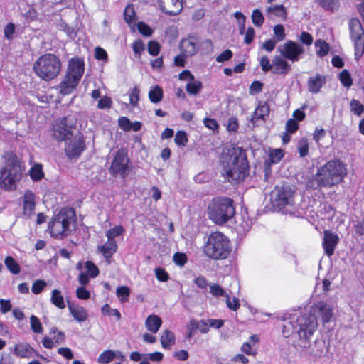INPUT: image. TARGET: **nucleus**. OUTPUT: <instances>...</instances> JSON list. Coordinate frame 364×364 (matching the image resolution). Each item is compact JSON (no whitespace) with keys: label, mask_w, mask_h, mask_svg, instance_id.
<instances>
[{"label":"nucleus","mask_w":364,"mask_h":364,"mask_svg":"<svg viewBox=\"0 0 364 364\" xmlns=\"http://www.w3.org/2000/svg\"><path fill=\"white\" fill-rule=\"evenodd\" d=\"M339 80L341 82V84L349 88L353 85V80L351 77V75L347 70H343L339 75Z\"/></svg>","instance_id":"obj_37"},{"label":"nucleus","mask_w":364,"mask_h":364,"mask_svg":"<svg viewBox=\"0 0 364 364\" xmlns=\"http://www.w3.org/2000/svg\"><path fill=\"white\" fill-rule=\"evenodd\" d=\"M353 228L357 235L360 236L364 235V218L357 220L353 225Z\"/></svg>","instance_id":"obj_64"},{"label":"nucleus","mask_w":364,"mask_h":364,"mask_svg":"<svg viewBox=\"0 0 364 364\" xmlns=\"http://www.w3.org/2000/svg\"><path fill=\"white\" fill-rule=\"evenodd\" d=\"M187 256L185 253L176 252L173 255V260L176 264L183 267L187 262Z\"/></svg>","instance_id":"obj_58"},{"label":"nucleus","mask_w":364,"mask_h":364,"mask_svg":"<svg viewBox=\"0 0 364 364\" xmlns=\"http://www.w3.org/2000/svg\"><path fill=\"white\" fill-rule=\"evenodd\" d=\"M15 25L13 23H9L4 29V38L9 41L14 38Z\"/></svg>","instance_id":"obj_55"},{"label":"nucleus","mask_w":364,"mask_h":364,"mask_svg":"<svg viewBox=\"0 0 364 364\" xmlns=\"http://www.w3.org/2000/svg\"><path fill=\"white\" fill-rule=\"evenodd\" d=\"M162 324L161 318L155 314L149 316L145 321V326L148 331L156 333Z\"/></svg>","instance_id":"obj_26"},{"label":"nucleus","mask_w":364,"mask_h":364,"mask_svg":"<svg viewBox=\"0 0 364 364\" xmlns=\"http://www.w3.org/2000/svg\"><path fill=\"white\" fill-rule=\"evenodd\" d=\"M102 314L106 316H114L116 320L121 318V313L116 309H112L108 304H105L101 309Z\"/></svg>","instance_id":"obj_41"},{"label":"nucleus","mask_w":364,"mask_h":364,"mask_svg":"<svg viewBox=\"0 0 364 364\" xmlns=\"http://www.w3.org/2000/svg\"><path fill=\"white\" fill-rule=\"evenodd\" d=\"M60 122H63L66 128L70 129V131L73 129L75 128L76 126V119L74 116L69 114L68 116L63 117L62 119L59 120Z\"/></svg>","instance_id":"obj_48"},{"label":"nucleus","mask_w":364,"mask_h":364,"mask_svg":"<svg viewBox=\"0 0 364 364\" xmlns=\"http://www.w3.org/2000/svg\"><path fill=\"white\" fill-rule=\"evenodd\" d=\"M281 56L292 62L298 61L304 53V48L293 41H287L284 45L278 48Z\"/></svg>","instance_id":"obj_14"},{"label":"nucleus","mask_w":364,"mask_h":364,"mask_svg":"<svg viewBox=\"0 0 364 364\" xmlns=\"http://www.w3.org/2000/svg\"><path fill=\"white\" fill-rule=\"evenodd\" d=\"M30 320L31 330L36 333H41L43 328L39 318L36 316L32 315Z\"/></svg>","instance_id":"obj_49"},{"label":"nucleus","mask_w":364,"mask_h":364,"mask_svg":"<svg viewBox=\"0 0 364 364\" xmlns=\"http://www.w3.org/2000/svg\"><path fill=\"white\" fill-rule=\"evenodd\" d=\"M203 88V83L199 80L190 81L186 84V89L188 94L196 95Z\"/></svg>","instance_id":"obj_33"},{"label":"nucleus","mask_w":364,"mask_h":364,"mask_svg":"<svg viewBox=\"0 0 364 364\" xmlns=\"http://www.w3.org/2000/svg\"><path fill=\"white\" fill-rule=\"evenodd\" d=\"M85 268L90 274L92 278H95L98 276L100 271L98 267L91 261H87L85 264Z\"/></svg>","instance_id":"obj_54"},{"label":"nucleus","mask_w":364,"mask_h":364,"mask_svg":"<svg viewBox=\"0 0 364 364\" xmlns=\"http://www.w3.org/2000/svg\"><path fill=\"white\" fill-rule=\"evenodd\" d=\"M65 141V153L70 159H77L85 149V141L82 134L78 132Z\"/></svg>","instance_id":"obj_13"},{"label":"nucleus","mask_w":364,"mask_h":364,"mask_svg":"<svg viewBox=\"0 0 364 364\" xmlns=\"http://www.w3.org/2000/svg\"><path fill=\"white\" fill-rule=\"evenodd\" d=\"M47 284L44 280L38 279L32 285L31 291L35 294L41 293Z\"/></svg>","instance_id":"obj_51"},{"label":"nucleus","mask_w":364,"mask_h":364,"mask_svg":"<svg viewBox=\"0 0 364 364\" xmlns=\"http://www.w3.org/2000/svg\"><path fill=\"white\" fill-rule=\"evenodd\" d=\"M350 36L354 44L355 59L358 60L364 53V29L358 18L349 21Z\"/></svg>","instance_id":"obj_11"},{"label":"nucleus","mask_w":364,"mask_h":364,"mask_svg":"<svg viewBox=\"0 0 364 364\" xmlns=\"http://www.w3.org/2000/svg\"><path fill=\"white\" fill-rule=\"evenodd\" d=\"M76 220L75 212L72 208H63L48 223V230L53 237L63 238L70 231V225Z\"/></svg>","instance_id":"obj_10"},{"label":"nucleus","mask_w":364,"mask_h":364,"mask_svg":"<svg viewBox=\"0 0 364 364\" xmlns=\"http://www.w3.org/2000/svg\"><path fill=\"white\" fill-rule=\"evenodd\" d=\"M210 292L215 297L225 296L226 298L227 306L231 310L237 311L240 306L239 299L234 297V304H232L230 296L218 284L210 285Z\"/></svg>","instance_id":"obj_16"},{"label":"nucleus","mask_w":364,"mask_h":364,"mask_svg":"<svg viewBox=\"0 0 364 364\" xmlns=\"http://www.w3.org/2000/svg\"><path fill=\"white\" fill-rule=\"evenodd\" d=\"M319 6L327 11H333L338 7V0H317Z\"/></svg>","instance_id":"obj_36"},{"label":"nucleus","mask_w":364,"mask_h":364,"mask_svg":"<svg viewBox=\"0 0 364 364\" xmlns=\"http://www.w3.org/2000/svg\"><path fill=\"white\" fill-rule=\"evenodd\" d=\"M346 173V165L340 159L331 160L318 169L309 187L314 189L331 187L341 183Z\"/></svg>","instance_id":"obj_2"},{"label":"nucleus","mask_w":364,"mask_h":364,"mask_svg":"<svg viewBox=\"0 0 364 364\" xmlns=\"http://www.w3.org/2000/svg\"><path fill=\"white\" fill-rule=\"evenodd\" d=\"M230 241L220 232H212L203 247L204 254L210 259L220 260L226 259L231 252Z\"/></svg>","instance_id":"obj_5"},{"label":"nucleus","mask_w":364,"mask_h":364,"mask_svg":"<svg viewBox=\"0 0 364 364\" xmlns=\"http://www.w3.org/2000/svg\"><path fill=\"white\" fill-rule=\"evenodd\" d=\"M252 21L253 24L256 27L259 28H260L264 23V18L263 16V14L259 9H256L252 11Z\"/></svg>","instance_id":"obj_42"},{"label":"nucleus","mask_w":364,"mask_h":364,"mask_svg":"<svg viewBox=\"0 0 364 364\" xmlns=\"http://www.w3.org/2000/svg\"><path fill=\"white\" fill-rule=\"evenodd\" d=\"M312 311L313 314H303L296 311L284 315L282 318L284 322L282 326L284 336L288 338L293 333H297L300 338L308 339L317 328L316 314L321 316L323 323L329 322L333 316L332 307L323 301L316 304Z\"/></svg>","instance_id":"obj_1"},{"label":"nucleus","mask_w":364,"mask_h":364,"mask_svg":"<svg viewBox=\"0 0 364 364\" xmlns=\"http://www.w3.org/2000/svg\"><path fill=\"white\" fill-rule=\"evenodd\" d=\"M284 156V151L281 149H273L269 154V161L272 164H277Z\"/></svg>","instance_id":"obj_46"},{"label":"nucleus","mask_w":364,"mask_h":364,"mask_svg":"<svg viewBox=\"0 0 364 364\" xmlns=\"http://www.w3.org/2000/svg\"><path fill=\"white\" fill-rule=\"evenodd\" d=\"M29 175L34 181H38L44 177L43 166L41 164H35L29 171Z\"/></svg>","instance_id":"obj_31"},{"label":"nucleus","mask_w":364,"mask_h":364,"mask_svg":"<svg viewBox=\"0 0 364 364\" xmlns=\"http://www.w3.org/2000/svg\"><path fill=\"white\" fill-rule=\"evenodd\" d=\"M139 92L140 90L136 87H134V88L129 90V103L132 106L137 105L139 100Z\"/></svg>","instance_id":"obj_50"},{"label":"nucleus","mask_w":364,"mask_h":364,"mask_svg":"<svg viewBox=\"0 0 364 364\" xmlns=\"http://www.w3.org/2000/svg\"><path fill=\"white\" fill-rule=\"evenodd\" d=\"M180 48L186 57H191L197 53L196 42L192 38L183 39L180 43Z\"/></svg>","instance_id":"obj_24"},{"label":"nucleus","mask_w":364,"mask_h":364,"mask_svg":"<svg viewBox=\"0 0 364 364\" xmlns=\"http://www.w3.org/2000/svg\"><path fill=\"white\" fill-rule=\"evenodd\" d=\"M123 232V227L121 225H116L106 232V236L107 239L114 240L116 237L121 235Z\"/></svg>","instance_id":"obj_44"},{"label":"nucleus","mask_w":364,"mask_h":364,"mask_svg":"<svg viewBox=\"0 0 364 364\" xmlns=\"http://www.w3.org/2000/svg\"><path fill=\"white\" fill-rule=\"evenodd\" d=\"M116 294L121 302H127L129 300L130 290L127 286H121L117 289Z\"/></svg>","instance_id":"obj_43"},{"label":"nucleus","mask_w":364,"mask_h":364,"mask_svg":"<svg viewBox=\"0 0 364 364\" xmlns=\"http://www.w3.org/2000/svg\"><path fill=\"white\" fill-rule=\"evenodd\" d=\"M84 70L85 63L82 58L78 57L71 58L64 79L59 85L60 93L63 95L72 93L77 86Z\"/></svg>","instance_id":"obj_8"},{"label":"nucleus","mask_w":364,"mask_h":364,"mask_svg":"<svg viewBox=\"0 0 364 364\" xmlns=\"http://www.w3.org/2000/svg\"><path fill=\"white\" fill-rule=\"evenodd\" d=\"M137 29L143 36L149 37L152 35L153 31L145 23L140 21L136 24Z\"/></svg>","instance_id":"obj_52"},{"label":"nucleus","mask_w":364,"mask_h":364,"mask_svg":"<svg viewBox=\"0 0 364 364\" xmlns=\"http://www.w3.org/2000/svg\"><path fill=\"white\" fill-rule=\"evenodd\" d=\"M35 210V195L31 190H26L23 196V214L31 216Z\"/></svg>","instance_id":"obj_23"},{"label":"nucleus","mask_w":364,"mask_h":364,"mask_svg":"<svg viewBox=\"0 0 364 364\" xmlns=\"http://www.w3.org/2000/svg\"><path fill=\"white\" fill-rule=\"evenodd\" d=\"M326 83V77L324 75L317 74L308 80V90L311 93L317 94L321 87Z\"/></svg>","instance_id":"obj_20"},{"label":"nucleus","mask_w":364,"mask_h":364,"mask_svg":"<svg viewBox=\"0 0 364 364\" xmlns=\"http://www.w3.org/2000/svg\"><path fill=\"white\" fill-rule=\"evenodd\" d=\"M63 123L58 121L53 127V136L58 141H67L73 136V132L63 126Z\"/></svg>","instance_id":"obj_18"},{"label":"nucleus","mask_w":364,"mask_h":364,"mask_svg":"<svg viewBox=\"0 0 364 364\" xmlns=\"http://www.w3.org/2000/svg\"><path fill=\"white\" fill-rule=\"evenodd\" d=\"M50 302L59 309H65V303L63 296L58 289H53L51 292Z\"/></svg>","instance_id":"obj_30"},{"label":"nucleus","mask_w":364,"mask_h":364,"mask_svg":"<svg viewBox=\"0 0 364 364\" xmlns=\"http://www.w3.org/2000/svg\"><path fill=\"white\" fill-rule=\"evenodd\" d=\"M272 63V73L274 74L286 75L291 70V65L282 56H274Z\"/></svg>","instance_id":"obj_21"},{"label":"nucleus","mask_w":364,"mask_h":364,"mask_svg":"<svg viewBox=\"0 0 364 364\" xmlns=\"http://www.w3.org/2000/svg\"><path fill=\"white\" fill-rule=\"evenodd\" d=\"M269 106L267 102H259L250 119L253 125L255 126L259 119L265 121L266 117L269 114Z\"/></svg>","instance_id":"obj_22"},{"label":"nucleus","mask_w":364,"mask_h":364,"mask_svg":"<svg viewBox=\"0 0 364 364\" xmlns=\"http://www.w3.org/2000/svg\"><path fill=\"white\" fill-rule=\"evenodd\" d=\"M267 13H274L275 16L281 18H286L287 11L283 5H275L272 7H268Z\"/></svg>","instance_id":"obj_40"},{"label":"nucleus","mask_w":364,"mask_h":364,"mask_svg":"<svg viewBox=\"0 0 364 364\" xmlns=\"http://www.w3.org/2000/svg\"><path fill=\"white\" fill-rule=\"evenodd\" d=\"M33 70L40 78L49 81L55 78L61 70V62L55 54L46 53L33 63Z\"/></svg>","instance_id":"obj_9"},{"label":"nucleus","mask_w":364,"mask_h":364,"mask_svg":"<svg viewBox=\"0 0 364 364\" xmlns=\"http://www.w3.org/2000/svg\"><path fill=\"white\" fill-rule=\"evenodd\" d=\"M129 161L127 150L125 149H119L112 161L109 169V173L114 176L119 175L123 178H126L129 171Z\"/></svg>","instance_id":"obj_12"},{"label":"nucleus","mask_w":364,"mask_h":364,"mask_svg":"<svg viewBox=\"0 0 364 364\" xmlns=\"http://www.w3.org/2000/svg\"><path fill=\"white\" fill-rule=\"evenodd\" d=\"M235 213L233 200L226 197L214 198L208 207L209 218L218 225L224 224L230 220Z\"/></svg>","instance_id":"obj_6"},{"label":"nucleus","mask_w":364,"mask_h":364,"mask_svg":"<svg viewBox=\"0 0 364 364\" xmlns=\"http://www.w3.org/2000/svg\"><path fill=\"white\" fill-rule=\"evenodd\" d=\"M295 187L288 183H283L275 187L272 193V204L279 210L286 208V212L295 217H301L299 210H293Z\"/></svg>","instance_id":"obj_7"},{"label":"nucleus","mask_w":364,"mask_h":364,"mask_svg":"<svg viewBox=\"0 0 364 364\" xmlns=\"http://www.w3.org/2000/svg\"><path fill=\"white\" fill-rule=\"evenodd\" d=\"M155 274L157 279L159 282H167L169 279V275L168 272L161 267H158L155 269Z\"/></svg>","instance_id":"obj_59"},{"label":"nucleus","mask_w":364,"mask_h":364,"mask_svg":"<svg viewBox=\"0 0 364 364\" xmlns=\"http://www.w3.org/2000/svg\"><path fill=\"white\" fill-rule=\"evenodd\" d=\"M161 46L157 41H151L148 43V52L151 55L156 56L160 52Z\"/></svg>","instance_id":"obj_56"},{"label":"nucleus","mask_w":364,"mask_h":364,"mask_svg":"<svg viewBox=\"0 0 364 364\" xmlns=\"http://www.w3.org/2000/svg\"><path fill=\"white\" fill-rule=\"evenodd\" d=\"M4 159L5 166L0 171V186L5 191H12L22 178V162L12 151L7 152Z\"/></svg>","instance_id":"obj_3"},{"label":"nucleus","mask_w":364,"mask_h":364,"mask_svg":"<svg viewBox=\"0 0 364 364\" xmlns=\"http://www.w3.org/2000/svg\"><path fill=\"white\" fill-rule=\"evenodd\" d=\"M174 141L178 146H185L188 141L186 133L184 131H178L176 134Z\"/></svg>","instance_id":"obj_53"},{"label":"nucleus","mask_w":364,"mask_h":364,"mask_svg":"<svg viewBox=\"0 0 364 364\" xmlns=\"http://www.w3.org/2000/svg\"><path fill=\"white\" fill-rule=\"evenodd\" d=\"M315 46L318 48V50L316 51V55L318 57L323 58L328 53L330 48L329 45L323 40H316L315 42Z\"/></svg>","instance_id":"obj_35"},{"label":"nucleus","mask_w":364,"mask_h":364,"mask_svg":"<svg viewBox=\"0 0 364 364\" xmlns=\"http://www.w3.org/2000/svg\"><path fill=\"white\" fill-rule=\"evenodd\" d=\"M164 97L163 89L159 85L152 87L149 92V100L154 104L160 102Z\"/></svg>","instance_id":"obj_29"},{"label":"nucleus","mask_w":364,"mask_h":364,"mask_svg":"<svg viewBox=\"0 0 364 364\" xmlns=\"http://www.w3.org/2000/svg\"><path fill=\"white\" fill-rule=\"evenodd\" d=\"M12 352L14 355L21 358H28L32 357L34 354L43 360H46V358L39 355L34 348H33L31 346L26 342H21L16 344Z\"/></svg>","instance_id":"obj_17"},{"label":"nucleus","mask_w":364,"mask_h":364,"mask_svg":"<svg viewBox=\"0 0 364 364\" xmlns=\"http://www.w3.org/2000/svg\"><path fill=\"white\" fill-rule=\"evenodd\" d=\"M263 84L257 80L254 81L250 87V94L255 95L262 92Z\"/></svg>","instance_id":"obj_63"},{"label":"nucleus","mask_w":364,"mask_h":364,"mask_svg":"<svg viewBox=\"0 0 364 364\" xmlns=\"http://www.w3.org/2000/svg\"><path fill=\"white\" fill-rule=\"evenodd\" d=\"M160 341L162 347L168 350L175 343V335L171 331L166 330L163 332Z\"/></svg>","instance_id":"obj_28"},{"label":"nucleus","mask_w":364,"mask_h":364,"mask_svg":"<svg viewBox=\"0 0 364 364\" xmlns=\"http://www.w3.org/2000/svg\"><path fill=\"white\" fill-rule=\"evenodd\" d=\"M297 149L301 157L307 156L309 153V142L306 138H301L297 144Z\"/></svg>","instance_id":"obj_39"},{"label":"nucleus","mask_w":364,"mask_h":364,"mask_svg":"<svg viewBox=\"0 0 364 364\" xmlns=\"http://www.w3.org/2000/svg\"><path fill=\"white\" fill-rule=\"evenodd\" d=\"M190 326L195 331L199 330L202 333H206L209 331V327L204 320H196L192 318L190 320Z\"/></svg>","instance_id":"obj_32"},{"label":"nucleus","mask_w":364,"mask_h":364,"mask_svg":"<svg viewBox=\"0 0 364 364\" xmlns=\"http://www.w3.org/2000/svg\"><path fill=\"white\" fill-rule=\"evenodd\" d=\"M173 9H166L165 6V2L163 0H158V4L160 8V10L170 16H175L180 14L183 11V1L182 0H168Z\"/></svg>","instance_id":"obj_19"},{"label":"nucleus","mask_w":364,"mask_h":364,"mask_svg":"<svg viewBox=\"0 0 364 364\" xmlns=\"http://www.w3.org/2000/svg\"><path fill=\"white\" fill-rule=\"evenodd\" d=\"M339 242V237L337 234L325 230L323 232L322 246L325 254L331 257L334 254V250Z\"/></svg>","instance_id":"obj_15"},{"label":"nucleus","mask_w":364,"mask_h":364,"mask_svg":"<svg viewBox=\"0 0 364 364\" xmlns=\"http://www.w3.org/2000/svg\"><path fill=\"white\" fill-rule=\"evenodd\" d=\"M224 172L229 180L243 181L250 172L245 151L241 147H234L224 166Z\"/></svg>","instance_id":"obj_4"},{"label":"nucleus","mask_w":364,"mask_h":364,"mask_svg":"<svg viewBox=\"0 0 364 364\" xmlns=\"http://www.w3.org/2000/svg\"><path fill=\"white\" fill-rule=\"evenodd\" d=\"M136 13L134 9L133 5H128L124 11V19L128 23L130 24L134 19Z\"/></svg>","instance_id":"obj_47"},{"label":"nucleus","mask_w":364,"mask_h":364,"mask_svg":"<svg viewBox=\"0 0 364 364\" xmlns=\"http://www.w3.org/2000/svg\"><path fill=\"white\" fill-rule=\"evenodd\" d=\"M350 111L355 115L360 116L364 112V106L358 100L353 99L350 103Z\"/></svg>","instance_id":"obj_45"},{"label":"nucleus","mask_w":364,"mask_h":364,"mask_svg":"<svg viewBox=\"0 0 364 364\" xmlns=\"http://www.w3.org/2000/svg\"><path fill=\"white\" fill-rule=\"evenodd\" d=\"M55 334L57 335L54 336L53 338L56 343L61 344L65 341V333L63 331H58L56 327H53L50 331V334Z\"/></svg>","instance_id":"obj_60"},{"label":"nucleus","mask_w":364,"mask_h":364,"mask_svg":"<svg viewBox=\"0 0 364 364\" xmlns=\"http://www.w3.org/2000/svg\"><path fill=\"white\" fill-rule=\"evenodd\" d=\"M115 352L111 350H105L98 357V362L102 364L109 363L115 358Z\"/></svg>","instance_id":"obj_38"},{"label":"nucleus","mask_w":364,"mask_h":364,"mask_svg":"<svg viewBox=\"0 0 364 364\" xmlns=\"http://www.w3.org/2000/svg\"><path fill=\"white\" fill-rule=\"evenodd\" d=\"M285 128H286L287 132H288L289 134H294L299 129V124L295 119H290L287 120V122L286 123Z\"/></svg>","instance_id":"obj_61"},{"label":"nucleus","mask_w":364,"mask_h":364,"mask_svg":"<svg viewBox=\"0 0 364 364\" xmlns=\"http://www.w3.org/2000/svg\"><path fill=\"white\" fill-rule=\"evenodd\" d=\"M68 306L70 314L76 321L83 322L87 319L88 314L83 307L75 305L69 301H68Z\"/></svg>","instance_id":"obj_25"},{"label":"nucleus","mask_w":364,"mask_h":364,"mask_svg":"<svg viewBox=\"0 0 364 364\" xmlns=\"http://www.w3.org/2000/svg\"><path fill=\"white\" fill-rule=\"evenodd\" d=\"M274 34L275 38H277L276 41H281L285 38L286 34L284 31V28L282 25L278 24L274 27Z\"/></svg>","instance_id":"obj_57"},{"label":"nucleus","mask_w":364,"mask_h":364,"mask_svg":"<svg viewBox=\"0 0 364 364\" xmlns=\"http://www.w3.org/2000/svg\"><path fill=\"white\" fill-rule=\"evenodd\" d=\"M117 249V245L116 241L109 239H107V242L104 245L98 247L99 251L107 260L116 252Z\"/></svg>","instance_id":"obj_27"},{"label":"nucleus","mask_w":364,"mask_h":364,"mask_svg":"<svg viewBox=\"0 0 364 364\" xmlns=\"http://www.w3.org/2000/svg\"><path fill=\"white\" fill-rule=\"evenodd\" d=\"M112 106V100L107 96H104L98 101L97 107L99 109H109Z\"/></svg>","instance_id":"obj_62"},{"label":"nucleus","mask_w":364,"mask_h":364,"mask_svg":"<svg viewBox=\"0 0 364 364\" xmlns=\"http://www.w3.org/2000/svg\"><path fill=\"white\" fill-rule=\"evenodd\" d=\"M4 264L7 269L14 274H17L20 272L21 268L18 262L11 256L5 258Z\"/></svg>","instance_id":"obj_34"}]
</instances>
